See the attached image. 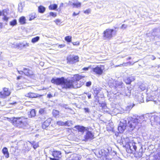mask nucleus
Listing matches in <instances>:
<instances>
[{
    "mask_svg": "<svg viewBox=\"0 0 160 160\" xmlns=\"http://www.w3.org/2000/svg\"><path fill=\"white\" fill-rule=\"evenodd\" d=\"M76 81L65 79L64 77L61 78H53L51 82L57 85H61L62 88L68 89L71 88H79L81 87L83 83L79 84L82 81V77L81 75H76L74 76Z\"/></svg>",
    "mask_w": 160,
    "mask_h": 160,
    "instance_id": "1",
    "label": "nucleus"
},
{
    "mask_svg": "<svg viewBox=\"0 0 160 160\" xmlns=\"http://www.w3.org/2000/svg\"><path fill=\"white\" fill-rule=\"evenodd\" d=\"M13 122L17 127L23 128H25L27 124V119L23 117L14 118Z\"/></svg>",
    "mask_w": 160,
    "mask_h": 160,
    "instance_id": "2",
    "label": "nucleus"
},
{
    "mask_svg": "<svg viewBox=\"0 0 160 160\" xmlns=\"http://www.w3.org/2000/svg\"><path fill=\"white\" fill-rule=\"evenodd\" d=\"M128 124L130 129L131 130L134 128L138 129L141 127L140 123L138 122L137 120L134 118H129Z\"/></svg>",
    "mask_w": 160,
    "mask_h": 160,
    "instance_id": "3",
    "label": "nucleus"
},
{
    "mask_svg": "<svg viewBox=\"0 0 160 160\" xmlns=\"http://www.w3.org/2000/svg\"><path fill=\"white\" fill-rule=\"evenodd\" d=\"M122 82L115 81L113 80H109L108 82V85L111 88L116 89L118 92L120 91L119 89L122 88Z\"/></svg>",
    "mask_w": 160,
    "mask_h": 160,
    "instance_id": "4",
    "label": "nucleus"
},
{
    "mask_svg": "<svg viewBox=\"0 0 160 160\" xmlns=\"http://www.w3.org/2000/svg\"><path fill=\"white\" fill-rule=\"evenodd\" d=\"M109 152V150L108 149L106 150L102 149L101 150L97 149L95 150L94 153L98 157L101 158L102 157H106Z\"/></svg>",
    "mask_w": 160,
    "mask_h": 160,
    "instance_id": "5",
    "label": "nucleus"
},
{
    "mask_svg": "<svg viewBox=\"0 0 160 160\" xmlns=\"http://www.w3.org/2000/svg\"><path fill=\"white\" fill-rule=\"evenodd\" d=\"M127 121L126 120L121 119L118 126V130L120 133H122L126 129Z\"/></svg>",
    "mask_w": 160,
    "mask_h": 160,
    "instance_id": "6",
    "label": "nucleus"
},
{
    "mask_svg": "<svg viewBox=\"0 0 160 160\" xmlns=\"http://www.w3.org/2000/svg\"><path fill=\"white\" fill-rule=\"evenodd\" d=\"M104 67L102 65L97 66L94 68L92 69L93 72L96 74L98 75H101L103 72Z\"/></svg>",
    "mask_w": 160,
    "mask_h": 160,
    "instance_id": "7",
    "label": "nucleus"
},
{
    "mask_svg": "<svg viewBox=\"0 0 160 160\" xmlns=\"http://www.w3.org/2000/svg\"><path fill=\"white\" fill-rule=\"evenodd\" d=\"M151 122H154L159 124L160 123V113L152 115L150 119Z\"/></svg>",
    "mask_w": 160,
    "mask_h": 160,
    "instance_id": "8",
    "label": "nucleus"
},
{
    "mask_svg": "<svg viewBox=\"0 0 160 160\" xmlns=\"http://www.w3.org/2000/svg\"><path fill=\"white\" fill-rule=\"evenodd\" d=\"M3 91L0 92V98H4L6 97L9 96L11 94V91L7 88H3Z\"/></svg>",
    "mask_w": 160,
    "mask_h": 160,
    "instance_id": "9",
    "label": "nucleus"
},
{
    "mask_svg": "<svg viewBox=\"0 0 160 160\" xmlns=\"http://www.w3.org/2000/svg\"><path fill=\"white\" fill-rule=\"evenodd\" d=\"M114 31L112 29H108L103 32V37L106 38H110L112 37V33Z\"/></svg>",
    "mask_w": 160,
    "mask_h": 160,
    "instance_id": "10",
    "label": "nucleus"
},
{
    "mask_svg": "<svg viewBox=\"0 0 160 160\" xmlns=\"http://www.w3.org/2000/svg\"><path fill=\"white\" fill-rule=\"evenodd\" d=\"M79 57L77 56H70L67 58V60L71 64H73L78 61Z\"/></svg>",
    "mask_w": 160,
    "mask_h": 160,
    "instance_id": "11",
    "label": "nucleus"
},
{
    "mask_svg": "<svg viewBox=\"0 0 160 160\" xmlns=\"http://www.w3.org/2000/svg\"><path fill=\"white\" fill-rule=\"evenodd\" d=\"M93 137L94 135L91 132L87 131L84 137V140L86 141L89 140H92L93 138Z\"/></svg>",
    "mask_w": 160,
    "mask_h": 160,
    "instance_id": "12",
    "label": "nucleus"
},
{
    "mask_svg": "<svg viewBox=\"0 0 160 160\" xmlns=\"http://www.w3.org/2000/svg\"><path fill=\"white\" fill-rule=\"evenodd\" d=\"M136 143L133 142V141L132 140V142H130L129 144L128 145L127 148H129L132 151H135L137 149V146L136 145Z\"/></svg>",
    "mask_w": 160,
    "mask_h": 160,
    "instance_id": "13",
    "label": "nucleus"
},
{
    "mask_svg": "<svg viewBox=\"0 0 160 160\" xmlns=\"http://www.w3.org/2000/svg\"><path fill=\"white\" fill-rule=\"evenodd\" d=\"M24 73L27 76H30L33 74V72L28 68H24L23 69Z\"/></svg>",
    "mask_w": 160,
    "mask_h": 160,
    "instance_id": "14",
    "label": "nucleus"
},
{
    "mask_svg": "<svg viewBox=\"0 0 160 160\" xmlns=\"http://www.w3.org/2000/svg\"><path fill=\"white\" fill-rule=\"evenodd\" d=\"M52 155L54 158H60L61 157V153L60 151H54L52 152Z\"/></svg>",
    "mask_w": 160,
    "mask_h": 160,
    "instance_id": "15",
    "label": "nucleus"
},
{
    "mask_svg": "<svg viewBox=\"0 0 160 160\" xmlns=\"http://www.w3.org/2000/svg\"><path fill=\"white\" fill-rule=\"evenodd\" d=\"M51 121V120L50 118L48 119L42 124V128L43 129H45L48 127Z\"/></svg>",
    "mask_w": 160,
    "mask_h": 160,
    "instance_id": "16",
    "label": "nucleus"
},
{
    "mask_svg": "<svg viewBox=\"0 0 160 160\" xmlns=\"http://www.w3.org/2000/svg\"><path fill=\"white\" fill-rule=\"evenodd\" d=\"M146 116L147 115H142L138 116L136 118H135L137 120L138 122H139L140 123L141 126V123L143 122L146 121L145 117H146Z\"/></svg>",
    "mask_w": 160,
    "mask_h": 160,
    "instance_id": "17",
    "label": "nucleus"
},
{
    "mask_svg": "<svg viewBox=\"0 0 160 160\" xmlns=\"http://www.w3.org/2000/svg\"><path fill=\"white\" fill-rule=\"evenodd\" d=\"M81 158L77 154L71 155L69 159V160H80Z\"/></svg>",
    "mask_w": 160,
    "mask_h": 160,
    "instance_id": "18",
    "label": "nucleus"
},
{
    "mask_svg": "<svg viewBox=\"0 0 160 160\" xmlns=\"http://www.w3.org/2000/svg\"><path fill=\"white\" fill-rule=\"evenodd\" d=\"M26 96L30 98H35L38 97V95L34 93L29 92L26 94Z\"/></svg>",
    "mask_w": 160,
    "mask_h": 160,
    "instance_id": "19",
    "label": "nucleus"
},
{
    "mask_svg": "<svg viewBox=\"0 0 160 160\" xmlns=\"http://www.w3.org/2000/svg\"><path fill=\"white\" fill-rule=\"evenodd\" d=\"M2 152L6 158H8L9 157V154L7 148L6 147L3 148Z\"/></svg>",
    "mask_w": 160,
    "mask_h": 160,
    "instance_id": "20",
    "label": "nucleus"
},
{
    "mask_svg": "<svg viewBox=\"0 0 160 160\" xmlns=\"http://www.w3.org/2000/svg\"><path fill=\"white\" fill-rule=\"evenodd\" d=\"M74 128L78 129L79 132H83L85 130V128L83 126H75Z\"/></svg>",
    "mask_w": 160,
    "mask_h": 160,
    "instance_id": "21",
    "label": "nucleus"
},
{
    "mask_svg": "<svg viewBox=\"0 0 160 160\" xmlns=\"http://www.w3.org/2000/svg\"><path fill=\"white\" fill-rule=\"evenodd\" d=\"M38 11L40 13H43L45 11V8L42 6H40L38 7Z\"/></svg>",
    "mask_w": 160,
    "mask_h": 160,
    "instance_id": "22",
    "label": "nucleus"
},
{
    "mask_svg": "<svg viewBox=\"0 0 160 160\" xmlns=\"http://www.w3.org/2000/svg\"><path fill=\"white\" fill-rule=\"evenodd\" d=\"M26 19L24 17L22 16L20 17L19 19V22L21 24H23L26 23Z\"/></svg>",
    "mask_w": 160,
    "mask_h": 160,
    "instance_id": "23",
    "label": "nucleus"
},
{
    "mask_svg": "<svg viewBox=\"0 0 160 160\" xmlns=\"http://www.w3.org/2000/svg\"><path fill=\"white\" fill-rule=\"evenodd\" d=\"M134 63V62L132 63L131 62H128L127 63H123L122 64H120L118 65H116L115 66V67H122V66H127V64H130V65H133V64Z\"/></svg>",
    "mask_w": 160,
    "mask_h": 160,
    "instance_id": "24",
    "label": "nucleus"
},
{
    "mask_svg": "<svg viewBox=\"0 0 160 160\" xmlns=\"http://www.w3.org/2000/svg\"><path fill=\"white\" fill-rule=\"evenodd\" d=\"M125 142V145L127 147H128V145L129 144L130 142H132V140H130L128 138H126L124 139V141H122V142Z\"/></svg>",
    "mask_w": 160,
    "mask_h": 160,
    "instance_id": "25",
    "label": "nucleus"
},
{
    "mask_svg": "<svg viewBox=\"0 0 160 160\" xmlns=\"http://www.w3.org/2000/svg\"><path fill=\"white\" fill-rule=\"evenodd\" d=\"M35 13H32L30 14L28 16L29 20V21H31L32 20L34 19L36 17L35 16Z\"/></svg>",
    "mask_w": 160,
    "mask_h": 160,
    "instance_id": "26",
    "label": "nucleus"
},
{
    "mask_svg": "<svg viewBox=\"0 0 160 160\" xmlns=\"http://www.w3.org/2000/svg\"><path fill=\"white\" fill-rule=\"evenodd\" d=\"M58 7L57 5L56 4L51 5L49 7V8L51 10H55Z\"/></svg>",
    "mask_w": 160,
    "mask_h": 160,
    "instance_id": "27",
    "label": "nucleus"
},
{
    "mask_svg": "<svg viewBox=\"0 0 160 160\" xmlns=\"http://www.w3.org/2000/svg\"><path fill=\"white\" fill-rule=\"evenodd\" d=\"M158 31H160V30L157 29H154L153 30V31L152 33V35L153 36H157L158 35Z\"/></svg>",
    "mask_w": 160,
    "mask_h": 160,
    "instance_id": "28",
    "label": "nucleus"
},
{
    "mask_svg": "<svg viewBox=\"0 0 160 160\" xmlns=\"http://www.w3.org/2000/svg\"><path fill=\"white\" fill-rule=\"evenodd\" d=\"M40 37L39 36H37L35 38H32V39L31 42L33 43H35L37 42L39 39Z\"/></svg>",
    "mask_w": 160,
    "mask_h": 160,
    "instance_id": "29",
    "label": "nucleus"
},
{
    "mask_svg": "<svg viewBox=\"0 0 160 160\" xmlns=\"http://www.w3.org/2000/svg\"><path fill=\"white\" fill-rule=\"evenodd\" d=\"M72 37L68 36L65 38V40L68 42H70L72 41Z\"/></svg>",
    "mask_w": 160,
    "mask_h": 160,
    "instance_id": "30",
    "label": "nucleus"
},
{
    "mask_svg": "<svg viewBox=\"0 0 160 160\" xmlns=\"http://www.w3.org/2000/svg\"><path fill=\"white\" fill-rule=\"evenodd\" d=\"M131 91L128 88L125 89V94L127 96H129L131 95Z\"/></svg>",
    "mask_w": 160,
    "mask_h": 160,
    "instance_id": "31",
    "label": "nucleus"
},
{
    "mask_svg": "<svg viewBox=\"0 0 160 160\" xmlns=\"http://www.w3.org/2000/svg\"><path fill=\"white\" fill-rule=\"evenodd\" d=\"M39 113L41 115H44L46 113L45 108H41L39 111Z\"/></svg>",
    "mask_w": 160,
    "mask_h": 160,
    "instance_id": "32",
    "label": "nucleus"
},
{
    "mask_svg": "<svg viewBox=\"0 0 160 160\" xmlns=\"http://www.w3.org/2000/svg\"><path fill=\"white\" fill-rule=\"evenodd\" d=\"M59 112L58 111L53 110L52 111V114L55 117H56L59 114Z\"/></svg>",
    "mask_w": 160,
    "mask_h": 160,
    "instance_id": "33",
    "label": "nucleus"
},
{
    "mask_svg": "<svg viewBox=\"0 0 160 160\" xmlns=\"http://www.w3.org/2000/svg\"><path fill=\"white\" fill-rule=\"evenodd\" d=\"M133 107V106H132L131 105H128L125 107V110L127 112H129L130 110Z\"/></svg>",
    "mask_w": 160,
    "mask_h": 160,
    "instance_id": "34",
    "label": "nucleus"
},
{
    "mask_svg": "<svg viewBox=\"0 0 160 160\" xmlns=\"http://www.w3.org/2000/svg\"><path fill=\"white\" fill-rule=\"evenodd\" d=\"M20 45L21 47H23L26 48L27 47H28L29 46V43H28L27 42H26L25 43H20Z\"/></svg>",
    "mask_w": 160,
    "mask_h": 160,
    "instance_id": "35",
    "label": "nucleus"
},
{
    "mask_svg": "<svg viewBox=\"0 0 160 160\" xmlns=\"http://www.w3.org/2000/svg\"><path fill=\"white\" fill-rule=\"evenodd\" d=\"M17 24V21L16 20L14 19L12 21H11L10 22V25L13 26L16 25Z\"/></svg>",
    "mask_w": 160,
    "mask_h": 160,
    "instance_id": "36",
    "label": "nucleus"
},
{
    "mask_svg": "<svg viewBox=\"0 0 160 160\" xmlns=\"http://www.w3.org/2000/svg\"><path fill=\"white\" fill-rule=\"evenodd\" d=\"M31 117H34L36 115L35 111L34 109L32 110L30 113Z\"/></svg>",
    "mask_w": 160,
    "mask_h": 160,
    "instance_id": "37",
    "label": "nucleus"
},
{
    "mask_svg": "<svg viewBox=\"0 0 160 160\" xmlns=\"http://www.w3.org/2000/svg\"><path fill=\"white\" fill-rule=\"evenodd\" d=\"M68 122H64L62 121H59L57 122V123L58 125L60 126H64L65 125H67V123Z\"/></svg>",
    "mask_w": 160,
    "mask_h": 160,
    "instance_id": "38",
    "label": "nucleus"
},
{
    "mask_svg": "<svg viewBox=\"0 0 160 160\" xmlns=\"http://www.w3.org/2000/svg\"><path fill=\"white\" fill-rule=\"evenodd\" d=\"M73 5H74V7H76L77 8L80 7L81 6V4L80 3L78 2L76 3H72Z\"/></svg>",
    "mask_w": 160,
    "mask_h": 160,
    "instance_id": "39",
    "label": "nucleus"
},
{
    "mask_svg": "<svg viewBox=\"0 0 160 160\" xmlns=\"http://www.w3.org/2000/svg\"><path fill=\"white\" fill-rule=\"evenodd\" d=\"M98 102L99 104L100 105V106L102 107V109H105L106 107V105L104 103H101L99 102V101H98Z\"/></svg>",
    "mask_w": 160,
    "mask_h": 160,
    "instance_id": "40",
    "label": "nucleus"
},
{
    "mask_svg": "<svg viewBox=\"0 0 160 160\" xmlns=\"http://www.w3.org/2000/svg\"><path fill=\"white\" fill-rule=\"evenodd\" d=\"M125 82L127 84H130L131 83V82L130 81V79L128 77L126 79H125L124 80Z\"/></svg>",
    "mask_w": 160,
    "mask_h": 160,
    "instance_id": "41",
    "label": "nucleus"
},
{
    "mask_svg": "<svg viewBox=\"0 0 160 160\" xmlns=\"http://www.w3.org/2000/svg\"><path fill=\"white\" fill-rule=\"evenodd\" d=\"M3 17L2 18L3 20H4V21H7V22L8 21V17H7L6 15V14H5L4 13H3Z\"/></svg>",
    "mask_w": 160,
    "mask_h": 160,
    "instance_id": "42",
    "label": "nucleus"
},
{
    "mask_svg": "<svg viewBox=\"0 0 160 160\" xmlns=\"http://www.w3.org/2000/svg\"><path fill=\"white\" fill-rule=\"evenodd\" d=\"M84 111L86 113H89L90 112V111L89 109L88 108H84Z\"/></svg>",
    "mask_w": 160,
    "mask_h": 160,
    "instance_id": "43",
    "label": "nucleus"
},
{
    "mask_svg": "<svg viewBox=\"0 0 160 160\" xmlns=\"http://www.w3.org/2000/svg\"><path fill=\"white\" fill-rule=\"evenodd\" d=\"M139 88L142 91H143L146 88V87L144 85H140Z\"/></svg>",
    "mask_w": 160,
    "mask_h": 160,
    "instance_id": "44",
    "label": "nucleus"
},
{
    "mask_svg": "<svg viewBox=\"0 0 160 160\" xmlns=\"http://www.w3.org/2000/svg\"><path fill=\"white\" fill-rule=\"evenodd\" d=\"M130 79V81L131 82L134 81L135 80V77L133 76H131L128 77Z\"/></svg>",
    "mask_w": 160,
    "mask_h": 160,
    "instance_id": "45",
    "label": "nucleus"
},
{
    "mask_svg": "<svg viewBox=\"0 0 160 160\" xmlns=\"http://www.w3.org/2000/svg\"><path fill=\"white\" fill-rule=\"evenodd\" d=\"M50 15L53 17H55L56 16V14L55 13H54L53 12H51L50 13Z\"/></svg>",
    "mask_w": 160,
    "mask_h": 160,
    "instance_id": "46",
    "label": "nucleus"
},
{
    "mask_svg": "<svg viewBox=\"0 0 160 160\" xmlns=\"http://www.w3.org/2000/svg\"><path fill=\"white\" fill-rule=\"evenodd\" d=\"M73 45H79V42H72Z\"/></svg>",
    "mask_w": 160,
    "mask_h": 160,
    "instance_id": "47",
    "label": "nucleus"
},
{
    "mask_svg": "<svg viewBox=\"0 0 160 160\" xmlns=\"http://www.w3.org/2000/svg\"><path fill=\"white\" fill-rule=\"evenodd\" d=\"M127 27V25L125 24H122L121 27V29H125Z\"/></svg>",
    "mask_w": 160,
    "mask_h": 160,
    "instance_id": "48",
    "label": "nucleus"
},
{
    "mask_svg": "<svg viewBox=\"0 0 160 160\" xmlns=\"http://www.w3.org/2000/svg\"><path fill=\"white\" fill-rule=\"evenodd\" d=\"M86 160H96L95 158H88Z\"/></svg>",
    "mask_w": 160,
    "mask_h": 160,
    "instance_id": "49",
    "label": "nucleus"
},
{
    "mask_svg": "<svg viewBox=\"0 0 160 160\" xmlns=\"http://www.w3.org/2000/svg\"><path fill=\"white\" fill-rule=\"evenodd\" d=\"M66 122H68L67 123V125H65V126H70L71 124V121H67Z\"/></svg>",
    "mask_w": 160,
    "mask_h": 160,
    "instance_id": "50",
    "label": "nucleus"
},
{
    "mask_svg": "<svg viewBox=\"0 0 160 160\" xmlns=\"http://www.w3.org/2000/svg\"><path fill=\"white\" fill-rule=\"evenodd\" d=\"M91 84V82L90 81L87 82L86 83V85L87 86L89 87L90 86Z\"/></svg>",
    "mask_w": 160,
    "mask_h": 160,
    "instance_id": "51",
    "label": "nucleus"
},
{
    "mask_svg": "<svg viewBox=\"0 0 160 160\" xmlns=\"http://www.w3.org/2000/svg\"><path fill=\"white\" fill-rule=\"evenodd\" d=\"M50 159L51 160H59L60 158L54 157L53 158H50Z\"/></svg>",
    "mask_w": 160,
    "mask_h": 160,
    "instance_id": "52",
    "label": "nucleus"
},
{
    "mask_svg": "<svg viewBox=\"0 0 160 160\" xmlns=\"http://www.w3.org/2000/svg\"><path fill=\"white\" fill-rule=\"evenodd\" d=\"M54 22H55L57 24H58V23H59L61 22V21L59 19H57Z\"/></svg>",
    "mask_w": 160,
    "mask_h": 160,
    "instance_id": "53",
    "label": "nucleus"
},
{
    "mask_svg": "<svg viewBox=\"0 0 160 160\" xmlns=\"http://www.w3.org/2000/svg\"><path fill=\"white\" fill-rule=\"evenodd\" d=\"M38 144L36 143L35 144L33 145V148L34 149H35L38 147Z\"/></svg>",
    "mask_w": 160,
    "mask_h": 160,
    "instance_id": "54",
    "label": "nucleus"
},
{
    "mask_svg": "<svg viewBox=\"0 0 160 160\" xmlns=\"http://www.w3.org/2000/svg\"><path fill=\"white\" fill-rule=\"evenodd\" d=\"M86 94L87 95L88 98L89 99H90L91 98V94L89 93H86Z\"/></svg>",
    "mask_w": 160,
    "mask_h": 160,
    "instance_id": "55",
    "label": "nucleus"
},
{
    "mask_svg": "<svg viewBox=\"0 0 160 160\" xmlns=\"http://www.w3.org/2000/svg\"><path fill=\"white\" fill-rule=\"evenodd\" d=\"M89 68V67L84 68H83V70L85 71H87L88 70Z\"/></svg>",
    "mask_w": 160,
    "mask_h": 160,
    "instance_id": "56",
    "label": "nucleus"
},
{
    "mask_svg": "<svg viewBox=\"0 0 160 160\" xmlns=\"http://www.w3.org/2000/svg\"><path fill=\"white\" fill-rule=\"evenodd\" d=\"M18 72L19 73V74H22V73H24V71H19L18 70Z\"/></svg>",
    "mask_w": 160,
    "mask_h": 160,
    "instance_id": "57",
    "label": "nucleus"
},
{
    "mask_svg": "<svg viewBox=\"0 0 160 160\" xmlns=\"http://www.w3.org/2000/svg\"><path fill=\"white\" fill-rule=\"evenodd\" d=\"M47 96L49 98H51L52 97V95L51 94H48Z\"/></svg>",
    "mask_w": 160,
    "mask_h": 160,
    "instance_id": "58",
    "label": "nucleus"
},
{
    "mask_svg": "<svg viewBox=\"0 0 160 160\" xmlns=\"http://www.w3.org/2000/svg\"><path fill=\"white\" fill-rule=\"evenodd\" d=\"M99 93V91H97V90H94V93L96 94V95H97V94H98Z\"/></svg>",
    "mask_w": 160,
    "mask_h": 160,
    "instance_id": "59",
    "label": "nucleus"
},
{
    "mask_svg": "<svg viewBox=\"0 0 160 160\" xmlns=\"http://www.w3.org/2000/svg\"><path fill=\"white\" fill-rule=\"evenodd\" d=\"M79 14V13H76L75 12H74L73 14V16H76Z\"/></svg>",
    "mask_w": 160,
    "mask_h": 160,
    "instance_id": "60",
    "label": "nucleus"
},
{
    "mask_svg": "<svg viewBox=\"0 0 160 160\" xmlns=\"http://www.w3.org/2000/svg\"><path fill=\"white\" fill-rule=\"evenodd\" d=\"M65 46V45H64V44H61V45H59V47L60 48H63Z\"/></svg>",
    "mask_w": 160,
    "mask_h": 160,
    "instance_id": "61",
    "label": "nucleus"
},
{
    "mask_svg": "<svg viewBox=\"0 0 160 160\" xmlns=\"http://www.w3.org/2000/svg\"><path fill=\"white\" fill-rule=\"evenodd\" d=\"M151 58L152 60H154V59H155L156 58H155L154 56H152V57Z\"/></svg>",
    "mask_w": 160,
    "mask_h": 160,
    "instance_id": "62",
    "label": "nucleus"
},
{
    "mask_svg": "<svg viewBox=\"0 0 160 160\" xmlns=\"http://www.w3.org/2000/svg\"><path fill=\"white\" fill-rule=\"evenodd\" d=\"M63 4L62 3H61V4H60V8H61V7H63Z\"/></svg>",
    "mask_w": 160,
    "mask_h": 160,
    "instance_id": "63",
    "label": "nucleus"
},
{
    "mask_svg": "<svg viewBox=\"0 0 160 160\" xmlns=\"http://www.w3.org/2000/svg\"><path fill=\"white\" fill-rule=\"evenodd\" d=\"M64 107L65 108H68V105H65L64 106Z\"/></svg>",
    "mask_w": 160,
    "mask_h": 160,
    "instance_id": "64",
    "label": "nucleus"
}]
</instances>
